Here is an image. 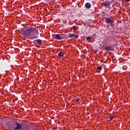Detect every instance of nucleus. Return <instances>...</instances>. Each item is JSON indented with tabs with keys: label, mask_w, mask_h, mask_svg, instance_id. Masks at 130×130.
<instances>
[{
	"label": "nucleus",
	"mask_w": 130,
	"mask_h": 130,
	"mask_svg": "<svg viewBox=\"0 0 130 130\" xmlns=\"http://www.w3.org/2000/svg\"><path fill=\"white\" fill-rule=\"evenodd\" d=\"M58 55L59 56L62 57L63 55V53H62V52H59V53L58 54Z\"/></svg>",
	"instance_id": "obj_11"
},
{
	"label": "nucleus",
	"mask_w": 130,
	"mask_h": 130,
	"mask_svg": "<svg viewBox=\"0 0 130 130\" xmlns=\"http://www.w3.org/2000/svg\"><path fill=\"white\" fill-rule=\"evenodd\" d=\"M113 118H114V116H113L112 117L110 116V119L111 121H112Z\"/></svg>",
	"instance_id": "obj_16"
},
{
	"label": "nucleus",
	"mask_w": 130,
	"mask_h": 130,
	"mask_svg": "<svg viewBox=\"0 0 130 130\" xmlns=\"http://www.w3.org/2000/svg\"><path fill=\"white\" fill-rule=\"evenodd\" d=\"M85 7L86 9H90L91 7L90 4L89 3H86L85 5Z\"/></svg>",
	"instance_id": "obj_6"
},
{
	"label": "nucleus",
	"mask_w": 130,
	"mask_h": 130,
	"mask_svg": "<svg viewBox=\"0 0 130 130\" xmlns=\"http://www.w3.org/2000/svg\"><path fill=\"white\" fill-rule=\"evenodd\" d=\"M105 48L107 51L112 50V49L111 48L110 46H105Z\"/></svg>",
	"instance_id": "obj_7"
},
{
	"label": "nucleus",
	"mask_w": 130,
	"mask_h": 130,
	"mask_svg": "<svg viewBox=\"0 0 130 130\" xmlns=\"http://www.w3.org/2000/svg\"><path fill=\"white\" fill-rule=\"evenodd\" d=\"M80 101V98H78L77 100H76V102H79Z\"/></svg>",
	"instance_id": "obj_17"
},
{
	"label": "nucleus",
	"mask_w": 130,
	"mask_h": 130,
	"mask_svg": "<svg viewBox=\"0 0 130 130\" xmlns=\"http://www.w3.org/2000/svg\"><path fill=\"white\" fill-rule=\"evenodd\" d=\"M87 41L91 42V37H87L86 39Z\"/></svg>",
	"instance_id": "obj_12"
},
{
	"label": "nucleus",
	"mask_w": 130,
	"mask_h": 130,
	"mask_svg": "<svg viewBox=\"0 0 130 130\" xmlns=\"http://www.w3.org/2000/svg\"><path fill=\"white\" fill-rule=\"evenodd\" d=\"M52 37H53V38H54V39L60 40V39H62V38H64V36H63V35L60 36L58 34H57V35L54 34L52 35Z\"/></svg>",
	"instance_id": "obj_3"
},
{
	"label": "nucleus",
	"mask_w": 130,
	"mask_h": 130,
	"mask_svg": "<svg viewBox=\"0 0 130 130\" xmlns=\"http://www.w3.org/2000/svg\"><path fill=\"white\" fill-rule=\"evenodd\" d=\"M103 5L104 6L107 7L111 5V3L110 2H105L103 3Z\"/></svg>",
	"instance_id": "obj_5"
},
{
	"label": "nucleus",
	"mask_w": 130,
	"mask_h": 130,
	"mask_svg": "<svg viewBox=\"0 0 130 130\" xmlns=\"http://www.w3.org/2000/svg\"><path fill=\"white\" fill-rule=\"evenodd\" d=\"M105 21L107 24L111 26H112V24L114 23V20L111 18H105Z\"/></svg>",
	"instance_id": "obj_2"
},
{
	"label": "nucleus",
	"mask_w": 130,
	"mask_h": 130,
	"mask_svg": "<svg viewBox=\"0 0 130 130\" xmlns=\"http://www.w3.org/2000/svg\"><path fill=\"white\" fill-rule=\"evenodd\" d=\"M95 52H98V51H95Z\"/></svg>",
	"instance_id": "obj_19"
},
{
	"label": "nucleus",
	"mask_w": 130,
	"mask_h": 130,
	"mask_svg": "<svg viewBox=\"0 0 130 130\" xmlns=\"http://www.w3.org/2000/svg\"><path fill=\"white\" fill-rule=\"evenodd\" d=\"M74 36H75V34H70L69 37L70 38H72L74 37Z\"/></svg>",
	"instance_id": "obj_15"
},
{
	"label": "nucleus",
	"mask_w": 130,
	"mask_h": 130,
	"mask_svg": "<svg viewBox=\"0 0 130 130\" xmlns=\"http://www.w3.org/2000/svg\"><path fill=\"white\" fill-rule=\"evenodd\" d=\"M125 1L127 2H129L130 0H125Z\"/></svg>",
	"instance_id": "obj_18"
},
{
	"label": "nucleus",
	"mask_w": 130,
	"mask_h": 130,
	"mask_svg": "<svg viewBox=\"0 0 130 130\" xmlns=\"http://www.w3.org/2000/svg\"><path fill=\"white\" fill-rule=\"evenodd\" d=\"M36 38H38V36H32L30 37L31 39H36Z\"/></svg>",
	"instance_id": "obj_10"
},
{
	"label": "nucleus",
	"mask_w": 130,
	"mask_h": 130,
	"mask_svg": "<svg viewBox=\"0 0 130 130\" xmlns=\"http://www.w3.org/2000/svg\"><path fill=\"white\" fill-rule=\"evenodd\" d=\"M33 32H35V34H37V35H39V31H38V29L36 28H29L25 30L21 31V34L25 36H30L31 33H33Z\"/></svg>",
	"instance_id": "obj_1"
},
{
	"label": "nucleus",
	"mask_w": 130,
	"mask_h": 130,
	"mask_svg": "<svg viewBox=\"0 0 130 130\" xmlns=\"http://www.w3.org/2000/svg\"><path fill=\"white\" fill-rule=\"evenodd\" d=\"M71 29L73 30L74 31L77 30V26H73L72 27H71Z\"/></svg>",
	"instance_id": "obj_9"
},
{
	"label": "nucleus",
	"mask_w": 130,
	"mask_h": 130,
	"mask_svg": "<svg viewBox=\"0 0 130 130\" xmlns=\"http://www.w3.org/2000/svg\"><path fill=\"white\" fill-rule=\"evenodd\" d=\"M97 69H98V70H99V71H102V67H101V66H98V67H97Z\"/></svg>",
	"instance_id": "obj_13"
},
{
	"label": "nucleus",
	"mask_w": 130,
	"mask_h": 130,
	"mask_svg": "<svg viewBox=\"0 0 130 130\" xmlns=\"http://www.w3.org/2000/svg\"><path fill=\"white\" fill-rule=\"evenodd\" d=\"M15 124L16 126V127L14 128V130L22 129V126L21 124L18 123L17 122H16Z\"/></svg>",
	"instance_id": "obj_4"
},
{
	"label": "nucleus",
	"mask_w": 130,
	"mask_h": 130,
	"mask_svg": "<svg viewBox=\"0 0 130 130\" xmlns=\"http://www.w3.org/2000/svg\"><path fill=\"white\" fill-rule=\"evenodd\" d=\"M36 42L38 44H41L42 43V40L39 39V40H36L35 41V42Z\"/></svg>",
	"instance_id": "obj_8"
},
{
	"label": "nucleus",
	"mask_w": 130,
	"mask_h": 130,
	"mask_svg": "<svg viewBox=\"0 0 130 130\" xmlns=\"http://www.w3.org/2000/svg\"><path fill=\"white\" fill-rule=\"evenodd\" d=\"M74 37L75 39H78V38H79V35L74 34Z\"/></svg>",
	"instance_id": "obj_14"
}]
</instances>
